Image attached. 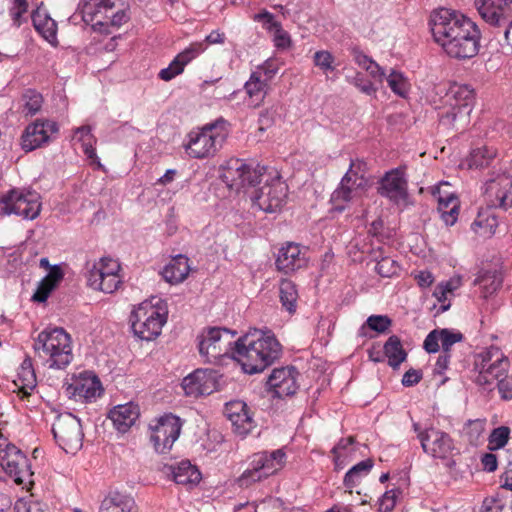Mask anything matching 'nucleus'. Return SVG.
Returning <instances> with one entry per match:
<instances>
[{"label":"nucleus","mask_w":512,"mask_h":512,"mask_svg":"<svg viewBox=\"0 0 512 512\" xmlns=\"http://www.w3.org/2000/svg\"><path fill=\"white\" fill-rule=\"evenodd\" d=\"M496 153L493 149H490L486 146L473 149L466 159V163L468 168L478 169L486 167L490 164V162L494 159Z\"/></svg>","instance_id":"58836bf2"},{"label":"nucleus","mask_w":512,"mask_h":512,"mask_svg":"<svg viewBox=\"0 0 512 512\" xmlns=\"http://www.w3.org/2000/svg\"><path fill=\"white\" fill-rule=\"evenodd\" d=\"M32 22L35 30L39 32L45 40L51 44L57 43V23L50 15L38 7L33 11Z\"/></svg>","instance_id":"7c9ffc66"},{"label":"nucleus","mask_w":512,"mask_h":512,"mask_svg":"<svg viewBox=\"0 0 512 512\" xmlns=\"http://www.w3.org/2000/svg\"><path fill=\"white\" fill-rule=\"evenodd\" d=\"M441 345L443 352H450V348L453 344L461 342L464 338L460 332H454L447 328L440 329Z\"/></svg>","instance_id":"603ef678"},{"label":"nucleus","mask_w":512,"mask_h":512,"mask_svg":"<svg viewBox=\"0 0 512 512\" xmlns=\"http://www.w3.org/2000/svg\"><path fill=\"white\" fill-rule=\"evenodd\" d=\"M90 270H100L103 274H118L120 270V264L111 258L104 257L99 263H94Z\"/></svg>","instance_id":"5fc2aeb1"},{"label":"nucleus","mask_w":512,"mask_h":512,"mask_svg":"<svg viewBox=\"0 0 512 512\" xmlns=\"http://www.w3.org/2000/svg\"><path fill=\"white\" fill-rule=\"evenodd\" d=\"M430 25L435 41L450 57L463 60L478 54L480 31L463 14L440 8L431 14Z\"/></svg>","instance_id":"f257e3e1"},{"label":"nucleus","mask_w":512,"mask_h":512,"mask_svg":"<svg viewBox=\"0 0 512 512\" xmlns=\"http://www.w3.org/2000/svg\"><path fill=\"white\" fill-rule=\"evenodd\" d=\"M423 374L421 370L409 369L402 377L401 383L405 387H412L422 380Z\"/></svg>","instance_id":"bf43d9fd"},{"label":"nucleus","mask_w":512,"mask_h":512,"mask_svg":"<svg viewBox=\"0 0 512 512\" xmlns=\"http://www.w3.org/2000/svg\"><path fill=\"white\" fill-rule=\"evenodd\" d=\"M65 392L76 400L92 401L102 394L103 389L98 377L93 375L75 380L66 387Z\"/></svg>","instance_id":"393cba45"},{"label":"nucleus","mask_w":512,"mask_h":512,"mask_svg":"<svg viewBox=\"0 0 512 512\" xmlns=\"http://www.w3.org/2000/svg\"><path fill=\"white\" fill-rule=\"evenodd\" d=\"M167 469L172 474L173 480L181 485H196L201 480V472L190 461L183 460L177 465H170Z\"/></svg>","instance_id":"473e14b6"},{"label":"nucleus","mask_w":512,"mask_h":512,"mask_svg":"<svg viewBox=\"0 0 512 512\" xmlns=\"http://www.w3.org/2000/svg\"><path fill=\"white\" fill-rule=\"evenodd\" d=\"M279 296L283 307H285L290 313L295 312L298 292L296 285L292 281L287 279L281 280L279 285Z\"/></svg>","instance_id":"4c0bfd02"},{"label":"nucleus","mask_w":512,"mask_h":512,"mask_svg":"<svg viewBox=\"0 0 512 512\" xmlns=\"http://www.w3.org/2000/svg\"><path fill=\"white\" fill-rule=\"evenodd\" d=\"M140 415L139 407L133 402L115 406L109 412V419L114 427L121 433L127 432Z\"/></svg>","instance_id":"cd10ccee"},{"label":"nucleus","mask_w":512,"mask_h":512,"mask_svg":"<svg viewBox=\"0 0 512 512\" xmlns=\"http://www.w3.org/2000/svg\"><path fill=\"white\" fill-rule=\"evenodd\" d=\"M18 381L20 383V390L24 395H29V391L36 387V375L34 370H22L18 371Z\"/></svg>","instance_id":"de8ad7c7"},{"label":"nucleus","mask_w":512,"mask_h":512,"mask_svg":"<svg viewBox=\"0 0 512 512\" xmlns=\"http://www.w3.org/2000/svg\"><path fill=\"white\" fill-rule=\"evenodd\" d=\"M35 354L49 363L50 368L63 369L72 359L70 335L63 328L45 329L34 340Z\"/></svg>","instance_id":"39448f33"},{"label":"nucleus","mask_w":512,"mask_h":512,"mask_svg":"<svg viewBox=\"0 0 512 512\" xmlns=\"http://www.w3.org/2000/svg\"><path fill=\"white\" fill-rule=\"evenodd\" d=\"M228 133V123L223 118L193 129L183 145L185 152L195 159L212 157L223 146Z\"/></svg>","instance_id":"423d86ee"},{"label":"nucleus","mask_w":512,"mask_h":512,"mask_svg":"<svg viewBox=\"0 0 512 512\" xmlns=\"http://www.w3.org/2000/svg\"><path fill=\"white\" fill-rule=\"evenodd\" d=\"M480 283L484 289L485 297L496 292L502 285L500 279L489 276L483 277Z\"/></svg>","instance_id":"680f3d73"},{"label":"nucleus","mask_w":512,"mask_h":512,"mask_svg":"<svg viewBox=\"0 0 512 512\" xmlns=\"http://www.w3.org/2000/svg\"><path fill=\"white\" fill-rule=\"evenodd\" d=\"M367 163L361 159L351 160L348 171L342 177L339 186L331 195L335 210L342 212L345 204L352 200L354 192L365 188Z\"/></svg>","instance_id":"9b49d317"},{"label":"nucleus","mask_w":512,"mask_h":512,"mask_svg":"<svg viewBox=\"0 0 512 512\" xmlns=\"http://www.w3.org/2000/svg\"><path fill=\"white\" fill-rule=\"evenodd\" d=\"M497 387L502 399H512V376L506 373V376L500 377L497 381Z\"/></svg>","instance_id":"13d9d810"},{"label":"nucleus","mask_w":512,"mask_h":512,"mask_svg":"<svg viewBox=\"0 0 512 512\" xmlns=\"http://www.w3.org/2000/svg\"><path fill=\"white\" fill-rule=\"evenodd\" d=\"M418 439L423 451L433 458L449 460L454 455L459 454L453 439L444 431L428 428L425 432L419 433Z\"/></svg>","instance_id":"dca6fc26"},{"label":"nucleus","mask_w":512,"mask_h":512,"mask_svg":"<svg viewBox=\"0 0 512 512\" xmlns=\"http://www.w3.org/2000/svg\"><path fill=\"white\" fill-rule=\"evenodd\" d=\"M441 220L445 223L446 226H452L456 223L459 215V204L452 205L450 209L443 210V212L438 213Z\"/></svg>","instance_id":"e2e57ef3"},{"label":"nucleus","mask_w":512,"mask_h":512,"mask_svg":"<svg viewBox=\"0 0 512 512\" xmlns=\"http://www.w3.org/2000/svg\"><path fill=\"white\" fill-rule=\"evenodd\" d=\"M82 19L94 31L110 34V27L119 28L130 19L128 9L120 0H84L79 6Z\"/></svg>","instance_id":"20e7f679"},{"label":"nucleus","mask_w":512,"mask_h":512,"mask_svg":"<svg viewBox=\"0 0 512 512\" xmlns=\"http://www.w3.org/2000/svg\"><path fill=\"white\" fill-rule=\"evenodd\" d=\"M374 462L372 459H365L351 467L345 474L343 483L347 488L356 487L361 479L366 476L373 468Z\"/></svg>","instance_id":"e433bc0d"},{"label":"nucleus","mask_w":512,"mask_h":512,"mask_svg":"<svg viewBox=\"0 0 512 512\" xmlns=\"http://www.w3.org/2000/svg\"><path fill=\"white\" fill-rule=\"evenodd\" d=\"M23 112L26 116H33L37 114L43 104V97L41 93L35 89H27L22 94Z\"/></svg>","instance_id":"a19ab883"},{"label":"nucleus","mask_w":512,"mask_h":512,"mask_svg":"<svg viewBox=\"0 0 512 512\" xmlns=\"http://www.w3.org/2000/svg\"><path fill=\"white\" fill-rule=\"evenodd\" d=\"M399 494V489L386 491L379 499V512H391L396 505V499Z\"/></svg>","instance_id":"864d4df0"},{"label":"nucleus","mask_w":512,"mask_h":512,"mask_svg":"<svg viewBox=\"0 0 512 512\" xmlns=\"http://www.w3.org/2000/svg\"><path fill=\"white\" fill-rule=\"evenodd\" d=\"M510 435V428L507 426H500L495 428L489 436L490 450H496L504 447Z\"/></svg>","instance_id":"a18cd8bd"},{"label":"nucleus","mask_w":512,"mask_h":512,"mask_svg":"<svg viewBox=\"0 0 512 512\" xmlns=\"http://www.w3.org/2000/svg\"><path fill=\"white\" fill-rule=\"evenodd\" d=\"M454 102L451 109L443 113L440 122L446 126H453L458 118H467L474 105V91L467 85L457 86L452 90Z\"/></svg>","instance_id":"aec40b11"},{"label":"nucleus","mask_w":512,"mask_h":512,"mask_svg":"<svg viewBox=\"0 0 512 512\" xmlns=\"http://www.w3.org/2000/svg\"><path fill=\"white\" fill-rule=\"evenodd\" d=\"M0 466L18 485L33 475L28 458L14 444H7L4 449H0Z\"/></svg>","instance_id":"a211bd4d"},{"label":"nucleus","mask_w":512,"mask_h":512,"mask_svg":"<svg viewBox=\"0 0 512 512\" xmlns=\"http://www.w3.org/2000/svg\"><path fill=\"white\" fill-rule=\"evenodd\" d=\"M133 335L143 341H152L160 334L167 316L149 302L139 304L130 314Z\"/></svg>","instance_id":"6e6552de"},{"label":"nucleus","mask_w":512,"mask_h":512,"mask_svg":"<svg viewBox=\"0 0 512 512\" xmlns=\"http://www.w3.org/2000/svg\"><path fill=\"white\" fill-rule=\"evenodd\" d=\"M225 414L238 435L246 436L252 430L254 421L245 402L237 400L227 403Z\"/></svg>","instance_id":"b1692460"},{"label":"nucleus","mask_w":512,"mask_h":512,"mask_svg":"<svg viewBox=\"0 0 512 512\" xmlns=\"http://www.w3.org/2000/svg\"><path fill=\"white\" fill-rule=\"evenodd\" d=\"M350 53L355 63L365 70L366 67H368V65H370L373 61V59L366 55L358 46L351 47Z\"/></svg>","instance_id":"052dcab7"},{"label":"nucleus","mask_w":512,"mask_h":512,"mask_svg":"<svg viewBox=\"0 0 512 512\" xmlns=\"http://www.w3.org/2000/svg\"><path fill=\"white\" fill-rule=\"evenodd\" d=\"M475 6L482 19L495 27L506 25L512 16V0H475Z\"/></svg>","instance_id":"412c9836"},{"label":"nucleus","mask_w":512,"mask_h":512,"mask_svg":"<svg viewBox=\"0 0 512 512\" xmlns=\"http://www.w3.org/2000/svg\"><path fill=\"white\" fill-rule=\"evenodd\" d=\"M257 17L263 21L265 28L272 33L274 45L278 49H287L291 46V38L286 32L280 22L275 19V16L270 12L259 13Z\"/></svg>","instance_id":"72a5a7b5"},{"label":"nucleus","mask_w":512,"mask_h":512,"mask_svg":"<svg viewBox=\"0 0 512 512\" xmlns=\"http://www.w3.org/2000/svg\"><path fill=\"white\" fill-rule=\"evenodd\" d=\"M74 139L81 142L83 152L89 159H97L94 136L89 126H82L75 130Z\"/></svg>","instance_id":"79ce46f5"},{"label":"nucleus","mask_w":512,"mask_h":512,"mask_svg":"<svg viewBox=\"0 0 512 512\" xmlns=\"http://www.w3.org/2000/svg\"><path fill=\"white\" fill-rule=\"evenodd\" d=\"M87 284L94 290L111 294L118 290L122 281L118 274L107 275L103 274V271L100 270H89Z\"/></svg>","instance_id":"2f4dec72"},{"label":"nucleus","mask_w":512,"mask_h":512,"mask_svg":"<svg viewBox=\"0 0 512 512\" xmlns=\"http://www.w3.org/2000/svg\"><path fill=\"white\" fill-rule=\"evenodd\" d=\"M53 284H50L43 279L39 282L35 293L32 296V300L38 303L46 302L51 292L55 289Z\"/></svg>","instance_id":"6e6d98bb"},{"label":"nucleus","mask_w":512,"mask_h":512,"mask_svg":"<svg viewBox=\"0 0 512 512\" xmlns=\"http://www.w3.org/2000/svg\"><path fill=\"white\" fill-rule=\"evenodd\" d=\"M64 277V273L59 265H53L50 267L48 274L43 278L44 281L53 284L57 287L58 284Z\"/></svg>","instance_id":"0e129e2a"},{"label":"nucleus","mask_w":512,"mask_h":512,"mask_svg":"<svg viewBox=\"0 0 512 512\" xmlns=\"http://www.w3.org/2000/svg\"><path fill=\"white\" fill-rule=\"evenodd\" d=\"M59 128L54 121H40L28 125L21 137L22 148L29 152L33 151L50 140L51 135L56 134Z\"/></svg>","instance_id":"4be33fe9"},{"label":"nucleus","mask_w":512,"mask_h":512,"mask_svg":"<svg viewBox=\"0 0 512 512\" xmlns=\"http://www.w3.org/2000/svg\"><path fill=\"white\" fill-rule=\"evenodd\" d=\"M372 260L376 261L375 271L382 277H392L397 274L399 266L389 256L383 254L381 247L371 252Z\"/></svg>","instance_id":"c9c22d12"},{"label":"nucleus","mask_w":512,"mask_h":512,"mask_svg":"<svg viewBox=\"0 0 512 512\" xmlns=\"http://www.w3.org/2000/svg\"><path fill=\"white\" fill-rule=\"evenodd\" d=\"M458 205L459 200L454 194H448L446 196H439L438 197V213L443 212V210H448L452 205Z\"/></svg>","instance_id":"338daca9"},{"label":"nucleus","mask_w":512,"mask_h":512,"mask_svg":"<svg viewBox=\"0 0 512 512\" xmlns=\"http://www.w3.org/2000/svg\"><path fill=\"white\" fill-rule=\"evenodd\" d=\"M185 66L176 56L168 65V67L160 70L158 76L161 80L170 81L176 76L183 73Z\"/></svg>","instance_id":"09e8293b"},{"label":"nucleus","mask_w":512,"mask_h":512,"mask_svg":"<svg viewBox=\"0 0 512 512\" xmlns=\"http://www.w3.org/2000/svg\"><path fill=\"white\" fill-rule=\"evenodd\" d=\"M387 84L390 89L400 97H406L409 91V82L402 72L391 69L386 75Z\"/></svg>","instance_id":"37998d69"},{"label":"nucleus","mask_w":512,"mask_h":512,"mask_svg":"<svg viewBox=\"0 0 512 512\" xmlns=\"http://www.w3.org/2000/svg\"><path fill=\"white\" fill-rule=\"evenodd\" d=\"M377 193L395 205H407L409 192L405 169L397 167L385 172L378 181Z\"/></svg>","instance_id":"4468645a"},{"label":"nucleus","mask_w":512,"mask_h":512,"mask_svg":"<svg viewBox=\"0 0 512 512\" xmlns=\"http://www.w3.org/2000/svg\"><path fill=\"white\" fill-rule=\"evenodd\" d=\"M441 342L440 329L432 330L425 338L423 347L428 353H437Z\"/></svg>","instance_id":"4d7b16f0"},{"label":"nucleus","mask_w":512,"mask_h":512,"mask_svg":"<svg viewBox=\"0 0 512 512\" xmlns=\"http://www.w3.org/2000/svg\"><path fill=\"white\" fill-rule=\"evenodd\" d=\"M190 269L189 258L178 254L163 268L161 275L166 282L178 284L188 277Z\"/></svg>","instance_id":"c756f323"},{"label":"nucleus","mask_w":512,"mask_h":512,"mask_svg":"<svg viewBox=\"0 0 512 512\" xmlns=\"http://www.w3.org/2000/svg\"><path fill=\"white\" fill-rule=\"evenodd\" d=\"M306 263V258L302 254L299 244L293 242L287 243L279 249L275 262L277 269L285 274L304 267Z\"/></svg>","instance_id":"bb28decb"},{"label":"nucleus","mask_w":512,"mask_h":512,"mask_svg":"<svg viewBox=\"0 0 512 512\" xmlns=\"http://www.w3.org/2000/svg\"><path fill=\"white\" fill-rule=\"evenodd\" d=\"M484 194L488 207L478 212L471 229L482 237H490L498 226V219L492 208L507 210L512 207V177L501 173L489 178L485 182Z\"/></svg>","instance_id":"7ed1b4c3"},{"label":"nucleus","mask_w":512,"mask_h":512,"mask_svg":"<svg viewBox=\"0 0 512 512\" xmlns=\"http://www.w3.org/2000/svg\"><path fill=\"white\" fill-rule=\"evenodd\" d=\"M258 70L262 71L266 76V81L272 79L278 71L274 60L267 59L263 64L258 66Z\"/></svg>","instance_id":"774afa93"},{"label":"nucleus","mask_w":512,"mask_h":512,"mask_svg":"<svg viewBox=\"0 0 512 512\" xmlns=\"http://www.w3.org/2000/svg\"><path fill=\"white\" fill-rule=\"evenodd\" d=\"M383 351L388 358V365L397 369L407 358V352L404 350L401 340L397 335H391L385 342Z\"/></svg>","instance_id":"f704fd0d"},{"label":"nucleus","mask_w":512,"mask_h":512,"mask_svg":"<svg viewBox=\"0 0 512 512\" xmlns=\"http://www.w3.org/2000/svg\"><path fill=\"white\" fill-rule=\"evenodd\" d=\"M253 463L254 467L246 470L239 477L238 482L241 487H247L252 482L260 481L261 479L274 474L278 470V466L274 461L271 462V458L266 452L256 455Z\"/></svg>","instance_id":"a878e982"},{"label":"nucleus","mask_w":512,"mask_h":512,"mask_svg":"<svg viewBox=\"0 0 512 512\" xmlns=\"http://www.w3.org/2000/svg\"><path fill=\"white\" fill-rule=\"evenodd\" d=\"M244 87L250 98H256L257 103L255 105H258L264 99L267 82L261 79L259 71H255L250 75Z\"/></svg>","instance_id":"ea45409f"},{"label":"nucleus","mask_w":512,"mask_h":512,"mask_svg":"<svg viewBox=\"0 0 512 512\" xmlns=\"http://www.w3.org/2000/svg\"><path fill=\"white\" fill-rule=\"evenodd\" d=\"M41 209L40 195L36 191L12 189L0 198V215L15 214L24 219H35Z\"/></svg>","instance_id":"ddd939ff"},{"label":"nucleus","mask_w":512,"mask_h":512,"mask_svg":"<svg viewBox=\"0 0 512 512\" xmlns=\"http://www.w3.org/2000/svg\"><path fill=\"white\" fill-rule=\"evenodd\" d=\"M182 428L181 419L173 414H165L150 425V440L158 453L169 451L178 439Z\"/></svg>","instance_id":"2eb2a0df"},{"label":"nucleus","mask_w":512,"mask_h":512,"mask_svg":"<svg viewBox=\"0 0 512 512\" xmlns=\"http://www.w3.org/2000/svg\"><path fill=\"white\" fill-rule=\"evenodd\" d=\"M98 512H138V507L130 495L114 491L102 500Z\"/></svg>","instance_id":"c85d7f7f"},{"label":"nucleus","mask_w":512,"mask_h":512,"mask_svg":"<svg viewBox=\"0 0 512 512\" xmlns=\"http://www.w3.org/2000/svg\"><path fill=\"white\" fill-rule=\"evenodd\" d=\"M287 195V184L277 176L256 191L255 195L252 196V201L264 212L274 213L279 211L286 203Z\"/></svg>","instance_id":"f3484780"},{"label":"nucleus","mask_w":512,"mask_h":512,"mask_svg":"<svg viewBox=\"0 0 512 512\" xmlns=\"http://www.w3.org/2000/svg\"><path fill=\"white\" fill-rule=\"evenodd\" d=\"M347 80L366 95L371 96L377 91L373 83L363 73L357 72L351 80L349 78Z\"/></svg>","instance_id":"3c124183"},{"label":"nucleus","mask_w":512,"mask_h":512,"mask_svg":"<svg viewBox=\"0 0 512 512\" xmlns=\"http://www.w3.org/2000/svg\"><path fill=\"white\" fill-rule=\"evenodd\" d=\"M235 332L226 328L210 327L198 336V349L206 362L216 363L222 357L233 358L234 342L231 341Z\"/></svg>","instance_id":"9d476101"},{"label":"nucleus","mask_w":512,"mask_h":512,"mask_svg":"<svg viewBox=\"0 0 512 512\" xmlns=\"http://www.w3.org/2000/svg\"><path fill=\"white\" fill-rule=\"evenodd\" d=\"M509 359L498 348L491 346L475 355L474 369L477 375L474 382L486 390L491 391L494 383L509 370Z\"/></svg>","instance_id":"0eeeda50"},{"label":"nucleus","mask_w":512,"mask_h":512,"mask_svg":"<svg viewBox=\"0 0 512 512\" xmlns=\"http://www.w3.org/2000/svg\"><path fill=\"white\" fill-rule=\"evenodd\" d=\"M297 375L298 372L293 366L275 368L268 377L267 385L279 398L292 396L298 389Z\"/></svg>","instance_id":"5701e85b"},{"label":"nucleus","mask_w":512,"mask_h":512,"mask_svg":"<svg viewBox=\"0 0 512 512\" xmlns=\"http://www.w3.org/2000/svg\"><path fill=\"white\" fill-rule=\"evenodd\" d=\"M447 293H449V288H447V286H440L439 284L435 287L433 292V296L437 298L438 302L442 303L440 307L441 312H445L450 308V303H445Z\"/></svg>","instance_id":"69168bd1"},{"label":"nucleus","mask_w":512,"mask_h":512,"mask_svg":"<svg viewBox=\"0 0 512 512\" xmlns=\"http://www.w3.org/2000/svg\"><path fill=\"white\" fill-rule=\"evenodd\" d=\"M282 354V346L271 331L254 329L234 342L233 359L246 374H257L273 365Z\"/></svg>","instance_id":"f03ea898"},{"label":"nucleus","mask_w":512,"mask_h":512,"mask_svg":"<svg viewBox=\"0 0 512 512\" xmlns=\"http://www.w3.org/2000/svg\"><path fill=\"white\" fill-rule=\"evenodd\" d=\"M52 433L58 446L66 453L75 454L82 448L84 433L81 421L72 413H60L52 425Z\"/></svg>","instance_id":"f8f14e48"},{"label":"nucleus","mask_w":512,"mask_h":512,"mask_svg":"<svg viewBox=\"0 0 512 512\" xmlns=\"http://www.w3.org/2000/svg\"><path fill=\"white\" fill-rule=\"evenodd\" d=\"M265 171V166L259 164L252 166L242 159L233 158L222 166L220 177L230 190L240 192L259 184Z\"/></svg>","instance_id":"1a4fd4ad"},{"label":"nucleus","mask_w":512,"mask_h":512,"mask_svg":"<svg viewBox=\"0 0 512 512\" xmlns=\"http://www.w3.org/2000/svg\"><path fill=\"white\" fill-rule=\"evenodd\" d=\"M181 386L185 395L189 397L210 395L218 387L217 372L211 369H196L183 378Z\"/></svg>","instance_id":"6ab92c4d"},{"label":"nucleus","mask_w":512,"mask_h":512,"mask_svg":"<svg viewBox=\"0 0 512 512\" xmlns=\"http://www.w3.org/2000/svg\"><path fill=\"white\" fill-rule=\"evenodd\" d=\"M313 64L325 74L336 69L335 57L328 50L316 51L313 55Z\"/></svg>","instance_id":"c03bdc74"},{"label":"nucleus","mask_w":512,"mask_h":512,"mask_svg":"<svg viewBox=\"0 0 512 512\" xmlns=\"http://www.w3.org/2000/svg\"><path fill=\"white\" fill-rule=\"evenodd\" d=\"M206 50L204 42H193L182 52L177 54L178 59L183 62V65H188L193 59L197 58L201 53Z\"/></svg>","instance_id":"49530a36"},{"label":"nucleus","mask_w":512,"mask_h":512,"mask_svg":"<svg viewBox=\"0 0 512 512\" xmlns=\"http://www.w3.org/2000/svg\"><path fill=\"white\" fill-rule=\"evenodd\" d=\"M367 326L378 333H384L391 326L392 321L386 315H371L366 320Z\"/></svg>","instance_id":"8fccbe9b"}]
</instances>
